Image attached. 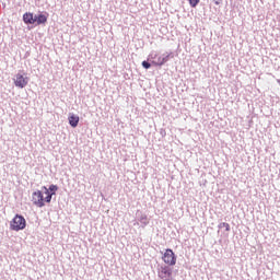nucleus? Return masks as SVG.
<instances>
[{
    "mask_svg": "<svg viewBox=\"0 0 280 280\" xmlns=\"http://www.w3.org/2000/svg\"><path fill=\"white\" fill-rule=\"evenodd\" d=\"M142 67L144 69H150L152 67V65H150V62H148V61H142Z\"/></svg>",
    "mask_w": 280,
    "mask_h": 280,
    "instance_id": "12",
    "label": "nucleus"
},
{
    "mask_svg": "<svg viewBox=\"0 0 280 280\" xmlns=\"http://www.w3.org/2000/svg\"><path fill=\"white\" fill-rule=\"evenodd\" d=\"M27 226V221L21 214H16L10 222L11 231H23Z\"/></svg>",
    "mask_w": 280,
    "mask_h": 280,
    "instance_id": "2",
    "label": "nucleus"
},
{
    "mask_svg": "<svg viewBox=\"0 0 280 280\" xmlns=\"http://www.w3.org/2000/svg\"><path fill=\"white\" fill-rule=\"evenodd\" d=\"M190 8H196L199 3L200 0H188Z\"/></svg>",
    "mask_w": 280,
    "mask_h": 280,
    "instance_id": "11",
    "label": "nucleus"
},
{
    "mask_svg": "<svg viewBox=\"0 0 280 280\" xmlns=\"http://www.w3.org/2000/svg\"><path fill=\"white\" fill-rule=\"evenodd\" d=\"M32 202L35 205V207H38L39 209L45 207V197L43 196V191L37 190L34 191L32 195Z\"/></svg>",
    "mask_w": 280,
    "mask_h": 280,
    "instance_id": "4",
    "label": "nucleus"
},
{
    "mask_svg": "<svg viewBox=\"0 0 280 280\" xmlns=\"http://www.w3.org/2000/svg\"><path fill=\"white\" fill-rule=\"evenodd\" d=\"M23 21L26 25H45L47 23V14H35L34 13H24Z\"/></svg>",
    "mask_w": 280,
    "mask_h": 280,
    "instance_id": "1",
    "label": "nucleus"
},
{
    "mask_svg": "<svg viewBox=\"0 0 280 280\" xmlns=\"http://www.w3.org/2000/svg\"><path fill=\"white\" fill-rule=\"evenodd\" d=\"M219 228L220 229H225V231H231V225L229 224V223H226V222H222V223H220V225H219Z\"/></svg>",
    "mask_w": 280,
    "mask_h": 280,
    "instance_id": "10",
    "label": "nucleus"
},
{
    "mask_svg": "<svg viewBox=\"0 0 280 280\" xmlns=\"http://www.w3.org/2000/svg\"><path fill=\"white\" fill-rule=\"evenodd\" d=\"M162 260L167 266H176V254L171 248L166 249L162 256Z\"/></svg>",
    "mask_w": 280,
    "mask_h": 280,
    "instance_id": "3",
    "label": "nucleus"
},
{
    "mask_svg": "<svg viewBox=\"0 0 280 280\" xmlns=\"http://www.w3.org/2000/svg\"><path fill=\"white\" fill-rule=\"evenodd\" d=\"M158 277L163 280H172V268L162 266L158 272Z\"/></svg>",
    "mask_w": 280,
    "mask_h": 280,
    "instance_id": "5",
    "label": "nucleus"
},
{
    "mask_svg": "<svg viewBox=\"0 0 280 280\" xmlns=\"http://www.w3.org/2000/svg\"><path fill=\"white\" fill-rule=\"evenodd\" d=\"M43 189L45 190V194H46L45 201L51 202V197L55 196L56 192L58 191V186L50 185L49 188H47V186H43Z\"/></svg>",
    "mask_w": 280,
    "mask_h": 280,
    "instance_id": "6",
    "label": "nucleus"
},
{
    "mask_svg": "<svg viewBox=\"0 0 280 280\" xmlns=\"http://www.w3.org/2000/svg\"><path fill=\"white\" fill-rule=\"evenodd\" d=\"M30 82V79L27 77H23V74L18 73L14 79V84L19 89H25L27 86V83Z\"/></svg>",
    "mask_w": 280,
    "mask_h": 280,
    "instance_id": "7",
    "label": "nucleus"
},
{
    "mask_svg": "<svg viewBox=\"0 0 280 280\" xmlns=\"http://www.w3.org/2000/svg\"><path fill=\"white\" fill-rule=\"evenodd\" d=\"M171 57H172V52H166L163 56H159L158 60H153L152 65H154L155 67H163V65L167 62V60H170Z\"/></svg>",
    "mask_w": 280,
    "mask_h": 280,
    "instance_id": "8",
    "label": "nucleus"
},
{
    "mask_svg": "<svg viewBox=\"0 0 280 280\" xmlns=\"http://www.w3.org/2000/svg\"><path fill=\"white\" fill-rule=\"evenodd\" d=\"M68 121L71 128H78V124H80V116L75 114H70V116L68 117Z\"/></svg>",
    "mask_w": 280,
    "mask_h": 280,
    "instance_id": "9",
    "label": "nucleus"
}]
</instances>
